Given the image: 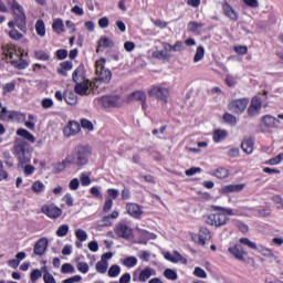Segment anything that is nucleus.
I'll return each mask as SVG.
<instances>
[{"instance_id":"22","label":"nucleus","mask_w":283,"mask_h":283,"mask_svg":"<svg viewBox=\"0 0 283 283\" xmlns=\"http://www.w3.org/2000/svg\"><path fill=\"white\" fill-rule=\"evenodd\" d=\"M197 239V243L201 244V247H205V244H207V240H211V232L207 228H201Z\"/></svg>"},{"instance_id":"45","label":"nucleus","mask_w":283,"mask_h":283,"mask_svg":"<svg viewBox=\"0 0 283 283\" xmlns=\"http://www.w3.org/2000/svg\"><path fill=\"white\" fill-rule=\"evenodd\" d=\"M3 158L6 160L7 167H14V158H12V155H10V151L6 150L3 153Z\"/></svg>"},{"instance_id":"20","label":"nucleus","mask_w":283,"mask_h":283,"mask_svg":"<svg viewBox=\"0 0 283 283\" xmlns=\"http://www.w3.org/2000/svg\"><path fill=\"white\" fill-rule=\"evenodd\" d=\"M116 233L119 235V238H125L126 240L132 238V228H129L125 223H119L116 227Z\"/></svg>"},{"instance_id":"14","label":"nucleus","mask_w":283,"mask_h":283,"mask_svg":"<svg viewBox=\"0 0 283 283\" xmlns=\"http://www.w3.org/2000/svg\"><path fill=\"white\" fill-rule=\"evenodd\" d=\"M164 258L172 264H178V262H180V264H187V259H185V256H182V254H180L178 251H174V253L166 252Z\"/></svg>"},{"instance_id":"35","label":"nucleus","mask_w":283,"mask_h":283,"mask_svg":"<svg viewBox=\"0 0 283 283\" xmlns=\"http://www.w3.org/2000/svg\"><path fill=\"white\" fill-rule=\"evenodd\" d=\"M213 176L219 179L229 178V169L227 168H217L213 172Z\"/></svg>"},{"instance_id":"44","label":"nucleus","mask_w":283,"mask_h":283,"mask_svg":"<svg viewBox=\"0 0 283 283\" xmlns=\"http://www.w3.org/2000/svg\"><path fill=\"white\" fill-rule=\"evenodd\" d=\"M61 273H76V269H74V265H72V263H64L61 268Z\"/></svg>"},{"instance_id":"31","label":"nucleus","mask_w":283,"mask_h":283,"mask_svg":"<svg viewBox=\"0 0 283 283\" xmlns=\"http://www.w3.org/2000/svg\"><path fill=\"white\" fill-rule=\"evenodd\" d=\"M227 130H222V129H217L213 133V140L214 143H222V140H224V138H227Z\"/></svg>"},{"instance_id":"29","label":"nucleus","mask_w":283,"mask_h":283,"mask_svg":"<svg viewBox=\"0 0 283 283\" xmlns=\"http://www.w3.org/2000/svg\"><path fill=\"white\" fill-rule=\"evenodd\" d=\"M17 135L21 136V138H24V140H29V143H35L34 135L32 133L28 132L25 128H19L17 130Z\"/></svg>"},{"instance_id":"62","label":"nucleus","mask_w":283,"mask_h":283,"mask_svg":"<svg viewBox=\"0 0 283 283\" xmlns=\"http://www.w3.org/2000/svg\"><path fill=\"white\" fill-rule=\"evenodd\" d=\"M272 200H273V202H275V205H279L277 209H283V198H282V196L275 195V196L272 197Z\"/></svg>"},{"instance_id":"34","label":"nucleus","mask_w":283,"mask_h":283,"mask_svg":"<svg viewBox=\"0 0 283 283\" xmlns=\"http://www.w3.org/2000/svg\"><path fill=\"white\" fill-rule=\"evenodd\" d=\"M171 55L167 53V51H154L153 52V59H158L159 61L170 59Z\"/></svg>"},{"instance_id":"15","label":"nucleus","mask_w":283,"mask_h":283,"mask_svg":"<svg viewBox=\"0 0 283 283\" xmlns=\"http://www.w3.org/2000/svg\"><path fill=\"white\" fill-rule=\"evenodd\" d=\"M63 132L66 138H70V136H76V134L81 132V124L77 122H69Z\"/></svg>"},{"instance_id":"32","label":"nucleus","mask_w":283,"mask_h":283,"mask_svg":"<svg viewBox=\"0 0 283 283\" xmlns=\"http://www.w3.org/2000/svg\"><path fill=\"white\" fill-rule=\"evenodd\" d=\"M31 189L34 193H43L45 191V184L41 180L34 181Z\"/></svg>"},{"instance_id":"27","label":"nucleus","mask_w":283,"mask_h":283,"mask_svg":"<svg viewBox=\"0 0 283 283\" xmlns=\"http://www.w3.org/2000/svg\"><path fill=\"white\" fill-rule=\"evenodd\" d=\"M52 30L55 34H63L65 32V24L62 19H55L52 23Z\"/></svg>"},{"instance_id":"39","label":"nucleus","mask_w":283,"mask_h":283,"mask_svg":"<svg viewBox=\"0 0 283 283\" xmlns=\"http://www.w3.org/2000/svg\"><path fill=\"white\" fill-rule=\"evenodd\" d=\"M69 232H70V226L62 224L57 228L56 235L57 238H65V235H67Z\"/></svg>"},{"instance_id":"11","label":"nucleus","mask_w":283,"mask_h":283,"mask_svg":"<svg viewBox=\"0 0 283 283\" xmlns=\"http://www.w3.org/2000/svg\"><path fill=\"white\" fill-rule=\"evenodd\" d=\"M92 84H94V82H88V80L75 83V93L80 94V96H86L90 94V87L93 92H98V88L92 87Z\"/></svg>"},{"instance_id":"49","label":"nucleus","mask_w":283,"mask_h":283,"mask_svg":"<svg viewBox=\"0 0 283 283\" xmlns=\"http://www.w3.org/2000/svg\"><path fill=\"white\" fill-rule=\"evenodd\" d=\"M226 83H227L228 87H235V85H238V77H235L233 75H227Z\"/></svg>"},{"instance_id":"10","label":"nucleus","mask_w":283,"mask_h":283,"mask_svg":"<svg viewBox=\"0 0 283 283\" xmlns=\"http://www.w3.org/2000/svg\"><path fill=\"white\" fill-rule=\"evenodd\" d=\"M247 105H249V101L247 98L234 99L229 103L228 108L234 114H242V112L247 109Z\"/></svg>"},{"instance_id":"61","label":"nucleus","mask_w":283,"mask_h":283,"mask_svg":"<svg viewBox=\"0 0 283 283\" xmlns=\"http://www.w3.org/2000/svg\"><path fill=\"white\" fill-rule=\"evenodd\" d=\"M91 193L94 196V198H98L99 200H103V193L101 192V189L98 187H92L91 188Z\"/></svg>"},{"instance_id":"33","label":"nucleus","mask_w":283,"mask_h":283,"mask_svg":"<svg viewBox=\"0 0 283 283\" xmlns=\"http://www.w3.org/2000/svg\"><path fill=\"white\" fill-rule=\"evenodd\" d=\"M123 264L127 269H134V266H136V264H138V259H136V256H128L123 260Z\"/></svg>"},{"instance_id":"21","label":"nucleus","mask_w":283,"mask_h":283,"mask_svg":"<svg viewBox=\"0 0 283 283\" xmlns=\"http://www.w3.org/2000/svg\"><path fill=\"white\" fill-rule=\"evenodd\" d=\"M73 81L74 83L87 81L85 78V66L83 64H80L73 72Z\"/></svg>"},{"instance_id":"58","label":"nucleus","mask_w":283,"mask_h":283,"mask_svg":"<svg viewBox=\"0 0 283 283\" xmlns=\"http://www.w3.org/2000/svg\"><path fill=\"white\" fill-rule=\"evenodd\" d=\"M41 277H43L41 270H33L31 272V281L36 282V280H41Z\"/></svg>"},{"instance_id":"57","label":"nucleus","mask_w":283,"mask_h":283,"mask_svg":"<svg viewBox=\"0 0 283 283\" xmlns=\"http://www.w3.org/2000/svg\"><path fill=\"white\" fill-rule=\"evenodd\" d=\"M81 126L83 127V129H88V132H92L94 129V124H92L90 119H82Z\"/></svg>"},{"instance_id":"59","label":"nucleus","mask_w":283,"mask_h":283,"mask_svg":"<svg viewBox=\"0 0 283 283\" xmlns=\"http://www.w3.org/2000/svg\"><path fill=\"white\" fill-rule=\"evenodd\" d=\"M82 280H83V276H81V275L77 274V275L71 276V277H69V279L62 281V283H78V282H81Z\"/></svg>"},{"instance_id":"25","label":"nucleus","mask_w":283,"mask_h":283,"mask_svg":"<svg viewBox=\"0 0 283 283\" xmlns=\"http://www.w3.org/2000/svg\"><path fill=\"white\" fill-rule=\"evenodd\" d=\"M154 275H156V270H154V268L146 266L140 271L138 280L139 282H147V280Z\"/></svg>"},{"instance_id":"7","label":"nucleus","mask_w":283,"mask_h":283,"mask_svg":"<svg viewBox=\"0 0 283 283\" xmlns=\"http://www.w3.org/2000/svg\"><path fill=\"white\" fill-rule=\"evenodd\" d=\"M93 103L95 107H119V105L123 104V99L118 96L104 95L102 97H96Z\"/></svg>"},{"instance_id":"43","label":"nucleus","mask_w":283,"mask_h":283,"mask_svg":"<svg viewBox=\"0 0 283 283\" xmlns=\"http://www.w3.org/2000/svg\"><path fill=\"white\" fill-rule=\"evenodd\" d=\"M282 160H283V153L265 161V165H272V166L280 165Z\"/></svg>"},{"instance_id":"41","label":"nucleus","mask_w":283,"mask_h":283,"mask_svg":"<svg viewBox=\"0 0 283 283\" xmlns=\"http://www.w3.org/2000/svg\"><path fill=\"white\" fill-rule=\"evenodd\" d=\"M201 28H205V23L191 21L188 23V30L190 32H198Z\"/></svg>"},{"instance_id":"18","label":"nucleus","mask_w":283,"mask_h":283,"mask_svg":"<svg viewBox=\"0 0 283 283\" xmlns=\"http://www.w3.org/2000/svg\"><path fill=\"white\" fill-rule=\"evenodd\" d=\"M129 101H139L142 108L147 109V94L143 91H136L129 95Z\"/></svg>"},{"instance_id":"23","label":"nucleus","mask_w":283,"mask_h":283,"mask_svg":"<svg viewBox=\"0 0 283 283\" xmlns=\"http://www.w3.org/2000/svg\"><path fill=\"white\" fill-rule=\"evenodd\" d=\"M6 56H8L11 61H15L14 56L19 59V56H23V51L21 49H17L15 46L9 45L7 50H4Z\"/></svg>"},{"instance_id":"8","label":"nucleus","mask_w":283,"mask_h":283,"mask_svg":"<svg viewBox=\"0 0 283 283\" xmlns=\"http://www.w3.org/2000/svg\"><path fill=\"white\" fill-rule=\"evenodd\" d=\"M1 120H6L7 123H24L25 114L17 112V111H8L7 107H3L0 111Z\"/></svg>"},{"instance_id":"37","label":"nucleus","mask_w":283,"mask_h":283,"mask_svg":"<svg viewBox=\"0 0 283 283\" xmlns=\"http://www.w3.org/2000/svg\"><path fill=\"white\" fill-rule=\"evenodd\" d=\"M107 266H108L107 261L101 260L96 263L95 269H96L97 273L105 274V273H107Z\"/></svg>"},{"instance_id":"28","label":"nucleus","mask_w":283,"mask_h":283,"mask_svg":"<svg viewBox=\"0 0 283 283\" xmlns=\"http://www.w3.org/2000/svg\"><path fill=\"white\" fill-rule=\"evenodd\" d=\"M11 65H13V67H15L17 70H25V69H28L30 63H28V61L23 60V55H20L19 60L11 61Z\"/></svg>"},{"instance_id":"13","label":"nucleus","mask_w":283,"mask_h":283,"mask_svg":"<svg viewBox=\"0 0 283 283\" xmlns=\"http://www.w3.org/2000/svg\"><path fill=\"white\" fill-rule=\"evenodd\" d=\"M42 213L48 216V218L56 219L61 218L63 211L54 205H49L42 207Z\"/></svg>"},{"instance_id":"46","label":"nucleus","mask_w":283,"mask_h":283,"mask_svg":"<svg viewBox=\"0 0 283 283\" xmlns=\"http://www.w3.org/2000/svg\"><path fill=\"white\" fill-rule=\"evenodd\" d=\"M109 277H118L120 275V266L112 265L108 270Z\"/></svg>"},{"instance_id":"12","label":"nucleus","mask_w":283,"mask_h":283,"mask_svg":"<svg viewBox=\"0 0 283 283\" xmlns=\"http://www.w3.org/2000/svg\"><path fill=\"white\" fill-rule=\"evenodd\" d=\"M48 238H41L38 240L33 248V254L39 255V258L45 255V251H48Z\"/></svg>"},{"instance_id":"1","label":"nucleus","mask_w":283,"mask_h":283,"mask_svg":"<svg viewBox=\"0 0 283 283\" xmlns=\"http://www.w3.org/2000/svg\"><path fill=\"white\" fill-rule=\"evenodd\" d=\"M90 156H92V147L83 145L76 146L74 150L62 161V169H65L67 165L85 167V165L90 163Z\"/></svg>"},{"instance_id":"16","label":"nucleus","mask_w":283,"mask_h":283,"mask_svg":"<svg viewBox=\"0 0 283 283\" xmlns=\"http://www.w3.org/2000/svg\"><path fill=\"white\" fill-rule=\"evenodd\" d=\"M263 127L266 129H275L280 126V119L271 116V115H265L261 119Z\"/></svg>"},{"instance_id":"3","label":"nucleus","mask_w":283,"mask_h":283,"mask_svg":"<svg viewBox=\"0 0 283 283\" xmlns=\"http://www.w3.org/2000/svg\"><path fill=\"white\" fill-rule=\"evenodd\" d=\"M13 156L18 160V167H24L30 160H32V148L28 142L19 139L13 146Z\"/></svg>"},{"instance_id":"2","label":"nucleus","mask_w":283,"mask_h":283,"mask_svg":"<svg viewBox=\"0 0 283 283\" xmlns=\"http://www.w3.org/2000/svg\"><path fill=\"white\" fill-rule=\"evenodd\" d=\"M105 63H107L105 57H101L95 62V74L97 77L95 82L91 84L93 90H105V85L112 81V71L105 67Z\"/></svg>"},{"instance_id":"26","label":"nucleus","mask_w":283,"mask_h":283,"mask_svg":"<svg viewBox=\"0 0 283 283\" xmlns=\"http://www.w3.org/2000/svg\"><path fill=\"white\" fill-rule=\"evenodd\" d=\"M222 10H223L226 17H228V18L231 19L232 21H237V20H238V13H237L235 10H233V8H231V6H229L227 2L223 3Z\"/></svg>"},{"instance_id":"42","label":"nucleus","mask_w":283,"mask_h":283,"mask_svg":"<svg viewBox=\"0 0 283 283\" xmlns=\"http://www.w3.org/2000/svg\"><path fill=\"white\" fill-rule=\"evenodd\" d=\"M164 275L165 277H167V280H171L172 282H176V280H178V273H176V271L171 269L165 270Z\"/></svg>"},{"instance_id":"48","label":"nucleus","mask_w":283,"mask_h":283,"mask_svg":"<svg viewBox=\"0 0 283 283\" xmlns=\"http://www.w3.org/2000/svg\"><path fill=\"white\" fill-rule=\"evenodd\" d=\"M223 120L226 123H228L229 125H238V119H235V116L229 114V113H226L223 115Z\"/></svg>"},{"instance_id":"4","label":"nucleus","mask_w":283,"mask_h":283,"mask_svg":"<svg viewBox=\"0 0 283 283\" xmlns=\"http://www.w3.org/2000/svg\"><path fill=\"white\" fill-rule=\"evenodd\" d=\"M214 211H221L220 213H211L206 218L207 224L210 227H224L227 222H229V218L227 216H233V209L231 208H222L220 206L213 207Z\"/></svg>"},{"instance_id":"9","label":"nucleus","mask_w":283,"mask_h":283,"mask_svg":"<svg viewBox=\"0 0 283 283\" xmlns=\"http://www.w3.org/2000/svg\"><path fill=\"white\" fill-rule=\"evenodd\" d=\"M149 96H155L161 103H167L169 101V88L163 85H155L148 91Z\"/></svg>"},{"instance_id":"63","label":"nucleus","mask_w":283,"mask_h":283,"mask_svg":"<svg viewBox=\"0 0 283 283\" xmlns=\"http://www.w3.org/2000/svg\"><path fill=\"white\" fill-rule=\"evenodd\" d=\"M80 185H81V181H78V179L74 178L70 181L69 187H70L71 191H76V189H78Z\"/></svg>"},{"instance_id":"36","label":"nucleus","mask_w":283,"mask_h":283,"mask_svg":"<svg viewBox=\"0 0 283 283\" xmlns=\"http://www.w3.org/2000/svg\"><path fill=\"white\" fill-rule=\"evenodd\" d=\"M99 48H114V42L107 36H102L98 41Z\"/></svg>"},{"instance_id":"38","label":"nucleus","mask_w":283,"mask_h":283,"mask_svg":"<svg viewBox=\"0 0 283 283\" xmlns=\"http://www.w3.org/2000/svg\"><path fill=\"white\" fill-rule=\"evenodd\" d=\"M205 59V48L203 46H198L195 57H193V62L195 63H200V61H202Z\"/></svg>"},{"instance_id":"56","label":"nucleus","mask_w":283,"mask_h":283,"mask_svg":"<svg viewBox=\"0 0 283 283\" xmlns=\"http://www.w3.org/2000/svg\"><path fill=\"white\" fill-rule=\"evenodd\" d=\"M260 216H262V218H269V216H271L272 210L270 206H265L262 209L259 210Z\"/></svg>"},{"instance_id":"19","label":"nucleus","mask_w":283,"mask_h":283,"mask_svg":"<svg viewBox=\"0 0 283 283\" xmlns=\"http://www.w3.org/2000/svg\"><path fill=\"white\" fill-rule=\"evenodd\" d=\"M126 210L132 218H140L143 216V209L137 203L126 205Z\"/></svg>"},{"instance_id":"54","label":"nucleus","mask_w":283,"mask_h":283,"mask_svg":"<svg viewBox=\"0 0 283 283\" xmlns=\"http://www.w3.org/2000/svg\"><path fill=\"white\" fill-rule=\"evenodd\" d=\"M15 87H17L15 82L7 83L4 86H2L3 94H8L9 92H14Z\"/></svg>"},{"instance_id":"24","label":"nucleus","mask_w":283,"mask_h":283,"mask_svg":"<svg viewBox=\"0 0 283 283\" xmlns=\"http://www.w3.org/2000/svg\"><path fill=\"white\" fill-rule=\"evenodd\" d=\"M242 189H244V185L242 184L228 185L221 188V193H238L242 191Z\"/></svg>"},{"instance_id":"52","label":"nucleus","mask_w":283,"mask_h":283,"mask_svg":"<svg viewBox=\"0 0 283 283\" xmlns=\"http://www.w3.org/2000/svg\"><path fill=\"white\" fill-rule=\"evenodd\" d=\"M77 271H80V273H90V265L86 262H78L77 263Z\"/></svg>"},{"instance_id":"51","label":"nucleus","mask_w":283,"mask_h":283,"mask_svg":"<svg viewBox=\"0 0 283 283\" xmlns=\"http://www.w3.org/2000/svg\"><path fill=\"white\" fill-rule=\"evenodd\" d=\"M193 275H196V277H201V280H207V272H205L202 268H195Z\"/></svg>"},{"instance_id":"47","label":"nucleus","mask_w":283,"mask_h":283,"mask_svg":"<svg viewBox=\"0 0 283 283\" xmlns=\"http://www.w3.org/2000/svg\"><path fill=\"white\" fill-rule=\"evenodd\" d=\"M75 237L80 240V242H85L87 240V232L83 229L75 230Z\"/></svg>"},{"instance_id":"50","label":"nucleus","mask_w":283,"mask_h":283,"mask_svg":"<svg viewBox=\"0 0 283 283\" xmlns=\"http://www.w3.org/2000/svg\"><path fill=\"white\" fill-rule=\"evenodd\" d=\"M10 39H13V41H20V39H23V34L19 32L17 29H12L9 32Z\"/></svg>"},{"instance_id":"40","label":"nucleus","mask_w":283,"mask_h":283,"mask_svg":"<svg viewBox=\"0 0 283 283\" xmlns=\"http://www.w3.org/2000/svg\"><path fill=\"white\" fill-rule=\"evenodd\" d=\"M34 56L38 59V61H50V54L43 50L35 51Z\"/></svg>"},{"instance_id":"6","label":"nucleus","mask_w":283,"mask_h":283,"mask_svg":"<svg viewBox=\"0 0 283 283\" xmlns=\"http://www.w3.org/2000/svg\"><path fill=\"white\" fill-rule=\"evenodd\" d=\"M247 249H249V239L241 238L239 243H237L234 247H230L228 251L231 253V255H233V258L240 262H244V258H247Z\"/></svg>"},{"instance_id":"30","label":"nucleus","mask_w":283,"mask_h":283,"mask_svg":"<svg viewBox=\"0 0 283 283\" xmlns=\"http://www.w3.org/2000/svg\"><path fill=\"white\" fill-rule=\"evenodd\" d=\"M35 32L38 36H45V22L39 19L35 23Z\"/></svg>"},{"instance_id":"64","label":"nucleus","mask_w":283,"mask_h":283,"mask_svg":"<svg viewBox=\"0 0 283 283\" xmlns=\"http://www.w3.org/2000/svg\"><path fill=\"white\" fill-rule=\"evenodd\" d=\"M43 280H44V283H56V279H54V276L50 274V272H46L43 275Z\"/></svg>"},{"instance_id":"53","label":"nucleus","mask_w":283,"mask_h":283,"mask_svg":"<svg viewBox=\"0 0 283 283\" xmlns=\"http://www.w3.org/2000/svg\"><path fill=\"white\" fill-rule=\"evenodd\" d=\"M41 105L43 109H52V107H54V101H52V98H44Z\"/></svg>"},{"instance_id":"17","label":"nucleus","mask_w":283,"mask_h":283,"mask_svg":"<svg viewBox=\"0 0 283 283\" xmlns=\"http://www.w3.org/2000/svg\"><path fill=\"white\" fill-rule=\"evenodd\" d=\"M262 109V98L255 96L251 101V105L249 107V116H258L260 111Z\"/></svg>"},{"instance_id":"55","label":"nucleus","mask_w":283,"mask_h":283,"mask_svg":"<svg viewBox=\"0 0 283 283\" xmlns=\"http://www.w3.org/2000/svg\"><path fill=\"white\" fill-rule=\"evenodd\" d=\"M82 187H90L92 185V179L85 174H82L80 177Z\"/></svg>"},{"instance_id":"60","label":"nucleus","mask_w":283,"mask_h":283,"mask_svg":"<svg viewBox=\"0 0 283 283\" xmlns=\"http://www.w3.org/2000/svg\"><path fill=\"white\" fill-rule=\"evenodd\" d=\"M234 52L237 54H247L249 52V46L248 45H239L233 48Z\"/></svg>"},{"instance_id":"5","label":"nucleus","mask_w":283,"mask_h":283,"mask_svg":"<svg viewBox=\"0 0 283 283\" xmlns=\"http://www.w3.org/2000/svg\"><path fill=\"white\" fill-rule=\"evenodd\" d=\"M8 6L15 14V25L21 32H28L27 17L23 7L17 0H8Z\"/></svg>"}]
</instances>
